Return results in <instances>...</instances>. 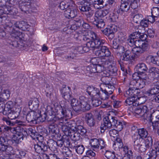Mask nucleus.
Returning a JSON list of instances; mask_svg holds the SVG:
<instances>
[{"label":"nucleus","mask_w":159,"mask_h":159,"mask_svg":"<svg viewBox=\"0 0 159 159\" xmlns=\"http://www.w3.org/2000/svg\"><path fill=\"white\" fill-rule=\"evenodd\" d=\"M102 64L100 65L99 64L96 66V70L98 73H101L106 70V67L107 65V60L105 61L104 62H102Z\"/></svg>","instance_id":"4c0bfd02"},{"label":"nucleus","mask_w":159,"mask_h":159,"mask_svg":"<svg viewBox=\"0 0 159 159\" xmlns=\"http://www.w3.org/2000/svg\"><path fill=\"white\" fill-rule=\"evenodd\" d=\"M74 148L77 152L80 154L83 153L85 148L83 145H82L75 146Z\"/></svg>","instance_id":"052dcab7"},{"label":"nucleus","mask_w":159,"mask_h":159,"mask_svg":"<svg viewBox=\"0 0 159 159\" xmlns=\"http://www.w3.org/2000/svg\"><path fill=\"white\" fill-rule=\"evenodd\" d=\"M34 148L36 152L39 153L47 151L48 147L45 142H38L34 145Z\"/></svg>","instance_id":"6ab92c4d"},{"label":"nucleus","mask_w":159,"mask_h":159,"mask_svg":"<svg viewBox=\"0 0 159 159\" xmlns=\"http://www.w3.org/2000/svg\"><path fill=\"white\" fill-rule=\"evenodd\" d=\"M103 120V123L101 126V129L103 130V132L105 129L110 128L112 126L116 128L118 131H120L125 125V122L119 121L116 118L111 116L104 118Z\"/></svg>","instance_id":"f257e3e1"},{"label":"nucleus","mask_w":159,"mask_h":159,"mask_svg":"<svg viewBox=\"0 0 159 159\" xmlns=\"http://www.w3.org/2000/svg\"><path fill=\"white\" fill-rule=\"evenodd\" d=\"M132 138L134 143V148L135 150H137L138 148H139V147L141 144L140 140H142V139L138 134H135L132 135Z\"/></svg>","instance_id":"cd10ccee"},{"label":"nucleus","mask_w":159,"mask_h":159,"mask_svg":"<svg viewBox=\"0 0 159 159\" xmlns=\"http://www.w3.org/2000/svg\"><path fill=\"white\" fill-rule=\"evenodd\" d=\"M86 70L88 73H95L97 72L96 66L94 65H91L87 66L86 68Z\"/></svg>","instance_id":"13d9d810"},{"label":"nucleus","mask_w":159,"mask_h":159,"mask_svg":"<svg viewBox=\"0 0 159 159\" xmlns=\"http://www.w3.org/2000/svg\"><path fill=\"white\" fill-rule=\"evenodd\" d=\"M102 91V93H100L99 94V96L98 97L100 98L101 99L103 100H105L108 99L110 95L108 94V93H107L104 90V89L102 88V87H100Z\"/></svg>","instance_id":"09e8293b"},{"label":"nucleus","mask_w":159,"mask_h":159,"mask_svg":"<svg viewBox=\"0 0 159 159\" xmlns=\"http://www.w3.org/2000/svg\"><path fill=\"white\" fill-rule=\"evenodd\" d=\"M103 34L107 36L109 39L111 40L114 37V30L112 27L106 28L101 30Z\"/></svg>","instance_id":"c756f323"},{"label":"nucleus","mask_w":159,"mask_h":159,"mask_svg":"<svg viewBox=\"0 0 159 159\" xmlns=\"http://www.w3.org/2000/svg\"><path fill=\"white\" fill-rule=\"evenodd\" d=\"M69 6L68 3H66L65 2H61L59 5V7L60 9L62 10H64L65 9H67L69 8Z\"/></svg>","instance_id":"0e129e2a"},{"label":"nucleus","mask_w":159,"mask_h":159,"mask_svg":"<svg viewBox=\"0 0 159 159\" xmlns=\"http://www.w3.org/2000/svg\"><path fill=\"white\" fill-rule=\"evenodd\" d=\"M143 17L142 15L137 14L135 15L133 17V20L134 22L136 23H140Z\"/></svg>","instance_id":"680f3d73"},{"label":"nucleus","mask_w":159,"mask_h":159,"mask_svg":"<svg viewBox=\"0 0 159 159\" xmlns=\"http://www.w3.org/2000/svg\"><path fill=\"white\" fill-rule=\"evenodd\" d=\"M134 36H136V38H139V39L143 41V42L147 40L148 41V39H147L148 36L146 34H144L143 33H142L138 30L137 31L134 32Z\"/></svg>","instance_id":"e433bc0d"},{"label":"nucleus","mask_w":159,"mask_h":159,"mask_svg":"<svg viewBox=\"0 0 159 159\" xmlns=\"http://www.w3.org/2000/svg\"><path fill=\"white\" fill-rule=\"evenodd\" d=\"M135 69L138 72L143 74L147 71L148 68L145 64L141 63L138 64L135 66Z\"/></svg>","instance_id":"c85d7f7f"},{"label":"nucleus","mask_w":159,"mask_h":159,"mask_svg":"<svg viewBox=\"0 0 159 159\" xmlns=\"http://www.w3.org/2000/svg\"><path fill=\"white\" fill-rule=\"evenodd\" d=\"M71 129L74 130V131L72 133H70L69 134V136L70 137L71 139L74 141L79 140L80 139V135L75 130L74 128H71Z\"/></svg>","instance_id":"ea45409f"},{"label":"nucleus","mask_w":159,"mask_h":159,"mask_svg":"<svg viewBox=\"0 0 159 159\" xmlns=\"http://www.w3.org/2000/svg\"><path fill=\"white\" fill-rule=\"evenodd\" d=\"M150 138V142L151 144L150 145V147H151V148L150 149H153V150H157V148L158 146V145H159V142L156 141L154 138L152 139L151 137Z\"/></svg>","instance_id":"a18cd8bd"},{"label":"nucleus","mask_w":159,"mask_h":159,"mask_svg":"<svg viewBox=\"0 0 159 159\" xmlns=\"http://www.w3.org/2000/svg\"><path fill=\"white\" fill-rule=\"evenodd\" d=\"M18 7L20 10L25 13H29V10L31 7V5L29 2H23L20 0L18 5Z\"/></svg>","instance_id":"5701e85b"},{"label":"nucleus","mask_w":159,"mask_h":159,"mask_svg":"<svg viewBox=\"0 0 159 159\" xmlns=\"http://www.w3.org/2000/svg\"><path fill=\"white\" fill-rule=\"evenodd\" d=\"M129 110L135 115L143 116L144 120L148 122L149 121V112L148 107L146 105L142 106L140 107L134 106L130 107Z\"/></svg>","instance_id":"20e7f679"},{"label":"nucleus","mask_w":159,"mask_h":159,"mask_svg":"<svg viewBox=\"0 0 159 159\" xmlns=\"http://www.w3.org/2000/svg\"><path fill=\"white\" fill-rule=\"evenodd\" d=\"M8 140L6 137H1L0 138V144L1 147L0 148V155H3L6 153L9 154L11 153L13 148L9 145Z\"/></svg>","instance_id":"6e6552de"},{"label":"nucleus","mask_w":159,"mask_h":159,"mask_svg":"<svg viewBox=\"0 0 159 159\" xmlns=\"http://www.w3.org/2000/svg\"><path fill=\"white\" fill-rule=\"evenodd\" d=\"M151 13L152 16L157 17L159 15V8L153 7L151 9Z\"/></svg>","instance_id":"69168bd1"},{"label":"nucleus","mask_w":159,"mask_h":159,"mask_svg":"<svg viewBox=\"0 0 159 159\" xmlns=\"http://www.w3.org/2000/svg\"><path fill=\"white\" fill-rule=\"evenodd\" d=\"M105 43V42L103 43H101L97 46H95L94 48L95 50L94 54L97 56L100 57H106V58L107 59L109 57L108 56L110 55L111 52L107 47L103 46Z\"/></svg>","instance_id":"0eeeda50"},{"label":"nucleus","mask_w":159,"mask_h":159,"mask_svg":"<svg viewBox=\"0 0 159 159\" xmlns=\"http://www.w3.org/2000/svg\"><path fill=\"white\" fill-rule=\"evenodd\" d=\"M13 105V103L12 101H9L7 102L5 105V107H4L3 115H6L7 113H9V112L11 111Z\"/></svg>","instance_id":"79ce46f5"},{"label":"nucleus","mask_w":159,"mask_h":159,"mask_svg":"<svg viewBox=\"0 0 159 159\" xmlns=\"http://www.w3.org/2000/svg\"><path fill=\"white\" fill-rule=\"evenodd\" d=\"M69 103L68 102L61 101L60 105H57L55 107V112L61 116V118H70L72 116V112L69 108Z\"/></svg>","instance_id":"f03ea898"},{"label":"nucleus","mask_w":159,"mask_h":159,"mask_svg":"<svg viewBox=\"0 0 159 159\" xmlns=\"http://www.w3.org/2000/svg\"><path fill=\"white\" fill-rule=\"evenodd\" d=\"M150 152V159H156L157 156V150L152 149Z\"/></svg>","instance_id":"774afa93"},{"label":"nucleus","mask_w":159,"mask_h":159,"mask_svg":"<svg viewBox=\"0 0 159 159\" xmlns=\"http://www.w3.org/2000/svg\"><path fill=\"white\" fill-rule=\"evenodd\" d=\"M81 100V112H85L89 110L90 108V105L87 102V99L83 96L80 98Z\"/></svg>","instance_id":"4be33fe9"},{"label":"nucleus","mask_w":159,"mask_h":159,"mask_svg":"<svg viewBox=\"0 0 159 159\" xmlns=\"http://www.w3.org/2000/svg\"><path fill=\"white\" fill-rule=\"evenodd\" d=\"M152 113L151 114V116L150 119V129H151L152 127L153 130H156L157 128V127L159 126V123L158 121H152Z\"/></svg>","instance_id":"c03bdc74"},{"label":"nucleus","mask_w":159,"mask_h":159,"mask_svg":"<svg viewBox=\"0 0 159 159\" xmlns=\"http://www.w3.org/2000/svg\"><path fill=\"white\" fill-rule=\"evenodd\" d=\"M5 115H7L8 118L11 120L15 119L18 116V113L12 110L11 111L9 112V113H7V114Z\"/></svg>","instance_id":"603ef678"},{"label":"nucleus","mask_w":159,"mask_h":159,"mask_svg":"<svg viewBox=\"0 0 159 159\" xmlns=\"http://www.w3.org/2000/svg\"><path fill=\"white\" fill-rule=\"evenodd\" d=\"M73 109L76 113H79L81 112V100H80L76 103L72 107Z\"/></svg>","instance_id":"5fc2aeb1"},{"label":"nucleus","mask_w":159,"mask_h":159,"mask_svg":"<svg viewBox=\"0 0 159 159\" xmlns=\"http://www.w3.org/2000/svg\"><path fill=\"white\" fill-rule=\"evenodd\" d=\"M95 46L93 43H89L88 42L84 46H83V49L84 52H88L90 49V48H94Z\"/></svg>","instance_id":"8fccbe9b"},{"label":"nucleus","mask_w":159,"mask_h":159,"mask_svg":"<svg viewBox=\"0 0 159 159\" xmlns=\"http://www.w3.org/2000/svg\"><path fill=\"white\" fill-rule=\"evenodd\" d=\"M9 46L12 49L14 48L18 47L24 50L27 49L28 47V46L25 43L20 41L18 42L16 41H13L10 43Z\"/></svg>","instance_id":"aec40b11"},{"label":"nucleus","mask_w":159,"mask_h":159,"mask_svg":"<svg viewBox=\"0 0 159 159\" xmlns=\"http://www.w3.org/2000/svg\"><path fill=\"white\" fill-rule=\"evenodd\" d=\"M107 60L106 58H95L92 59L91 61V62L92 65H97L99 64L100 65L102 64V62H104L105 61Z\"/></svg>","instance_id":"37998d69"},{"label":"nucleus","mask_w":159,"mask_h":159,"mask_svg":"<svg viewBox=\"0 0 159 159\" xmlns=\"http://www.w3.org/2000/svg\"><path fill=\"white\" fill-rule=\"evenodd\" d=\"M159 69L155 67H152L150 69V79L151 81L153 80L155 78H157L158 76Z\"/></svg>","instance_id":"2f4dec72"},{"label":"nucleus","mask_w":159,"mask_h":159,"mask_svg":"<svg viewBox=\"0 0 159 159\" xmlns=\"http://www.w3.org/2000/svg\"><path fill=\"white\" fill-rule=\"evenodd\" d=\"M148 49L147 46L144 47H134L132 50V51L135 56V57H138L140 54L143 53Z\"/></svg>","instance_id":"bb28decb"},{"label":"nucleus","mask_w":159,"mask_h":159,"mask_svg":"<svg viewBox=\"0 0 159 159\" xmlns=\"http://www.w3.org/2000/svg\"><path fill=\"white\" fill-rule=\"evenodd\" d=\"M45 87L46 89L45 91L46 96L48 97H50L52 95L53 89L51 86H50L48 84H46Z\"/></svg>","instance_id":"3c124183"},{"label":"nucleus","mask_w":159,"mask_h":159,"mask_svg":"<svg viewBox=\"0 0 159 159\" xmlns=\"http://www.w3.org/2000/svg\"><path fill=\"white\" fill-rule=\"evenodd\" d=\"M133 87H132V85H130L129 89L126 91V94L129 95V97H132L134 98V92H135L134 89L133 88Z\"/></svg>","instance_id":"338daca9"},{"label":"nucleus","mask_w":159,"mask_h":159,"mask_svg":"<svg viewBox=\"0 0 159 159\" xmlns=\"http://www.w3.org/2000/svg\"><path fill=\"white\" fill-rule=\"evenodd\" d=\"M93 6V2L91 0H85L81 2L79 8L82 12L89 11L91 10Z\"/></svg>","instance_id":"f8f14e48"},{"label":"nucleus","mask_w":159,"mask_h":159,"mask_svg":"<svg viewBox=\"0 0 159 159\" xmlns=\"http://www.w3.org/2000/svg\"><path fill=\"white\" fill-rule=\"evenodd\" d=\"M102 88L104 89V91L108 93L110 95L112 93L114 90L115 87L113 85L107 82H103L101 85Z\"/></svg>","instance_id":"393cba45"},{"label":"nucleus","mask_w":159,"mask_h":159,"mask_svg":"<svg viewBox=\"0 0 159 159\" xmlns=\"http://www.w3.org/2000/svg\"><path fill=\"white\" fill-rule=\"evenodd\" d=\"M138 82L135 81H131L130 82V85L133 86V88L134 89L135 92H134V98H135L136 97H138L139 96H140L141 94L139 95L141 92L140 91V89H142L143 88V86L145 85V83L144 82H142L140 83L139 80Z\"/></svg>","instance_id":"9d476101"},{"label":"nucleus","mask_w":159,"mask_h":159,"mask_svg":"<svg viewBox=\"0 0 159 159\" xmlns=\"http://www.w3.org/2000/svg\"><path fill=\"white\" fill-rule=\"evenodd\" d=\"M90 144L91 147L95 149L99 148L102 149L105 148L106 144L104 140L101 139H92L90 141Z\"/></svg>","instance_id":"9b49d317"},{"label":"nucleus","mask_w":159,"mask_h":159,"mask_svg":"<svg viewBox=\"0 0 159 159\" xmlns=\"http://www.w3.org/2000/svg\"><path fill=\"white\" fill-rule=\"evenodd\" d=\"M159 93V88L155 86L150 90V100L159 102V94L157 96L155 95Z\"/></svg>","instance_id":"4468645a"},{"label":"nucleus","mask_w":159,"mask_h":159,"mask_svg":"<svg viewBox=\"0 0 159 159\" xmlns=\"http://www.w3.org/2000/svg\"><path fill=\"white\" fill-rule=\"evenodd\" d=\"M10 93L8 89H7L4 90L0 94V101H6L10 97Z\"/></svg>","instance_id":"f704fd0d"},{"label":"nucleus","mask_w":159,"mask_h":159,"mask_svg":"<svg viewBox=\"0 0 159 159\" xmlns=\"http://www.w3.org/2000/svg\"><path fill=\"white\" fill-rule=\"evenodd\" d=\"M62 97L66 100L69 101L72 98L71 89L69 87L67 88L65 86H63L61 89Z\"/></svg>","instance_id":"f3484780"},{"label":"nucleus","mask_w":159,"mask_h":159,"mask_svg":"<svg viewBox=\"0 0 159 159\" xmlns=\"http://www.w3.org/2000/svg\"><path fill=\"white\" fill-rule=\"evenodd\" d=\"M135 99L134 97H129L125 101V105L126 106L130 105H133V107L134 106V104L135 103Z\"/></svg>","instance_id":"4d7b16f0"},{"label":"nucleus","mask_w":159,"mask_h":159,"mask_svg":"<svg viewBox=\"0 0 159 159\" xmlns=\"http://www.w3.org/2000/svg\"><path fill=\"white\" fill-rule=\"evenodd\" d=\"M5 9H6V14H9L11 15H16L18 12L17 9L13 7L8 6L5 7Z\"/></svg>","instance_id":"473e14b6"},{"label":"nucleus","mask_w":159,"mask_h":159,"mask_svg":"<svg viewBox=\"0 0 159 159\" xmlns=\"http://www.w3.org/2000/svg\"><path fill=\"white\" fill-rule=\"evenodd\" d=\"M109 11L107 9L99 10L96 11L95 14L93 24L98 28L101 29L105 25V23L103 19V18L109 13Z\"/></svg>","instance_id":"7ed1b4c3"},{"label":"nucleus","mask_w":159,"mask_h":159,"mask_svg":"<svg viewBox=\"0 0 159 159\" xmlns=\"http://www.w3.org/2000/svg\"><path fill=\"white\" fill-rule=\"evenodd\" d=\"M107 65L106 67V70H107L109 72V75L116 76L117 74L118 69L115 66L116 61L113 56H110L107 59Z\"/></svg>","instance_id":"1a4fd4ad"},{"label":"nucleus","mask_w":159,"mask_h":159,"mask_svg":"<svg viewBox=\"0 0 159 159\" xmlns=\"http://www.w3.org/2000/svg\"><path fill=\"white\" fill-rule=\"evenodd\" d=\"M138 135L141 137V138L143 139L144 138H146L145 139V147L147 148H149V140L148 138H146V137L148 135V132L146 131V129L143 128L139 129L138 131Z\"/></svg>","instance_id":"412c9836"},{"label":"nucleus","mask_w":159,"mask_h":159,"mask_svg":"<svg viewBox=\"0 0 159 159\" xmlns=\"http://www.w3.org/2000/svg\"><path fill=\"white\" fill-rule=\"evenodd\" d=\"M129 1L130 0H121L120 8L116 11L117 13L121 15L129 10L130 9V5L129 4Z\"/></svg>","instance_id":"ddd939ff"},{"label":"nucleus","mask_w":159,"mask_h":159,"mask_svg":"<svg viewBox=\"0 0 159 159\" xmlns=\"http://www.w3.org/2000/svg\"><path fill=\"white\" fill-rule=\"evenodd\" d=\"M39 101L37 98H34L33 100H30L29 102V106L30 109L32 110H36L39 105Z\"/></svg>","instance_id":"72a5a7b5"},{"label":"nucleus","mask_w":159,"mask_h":159,"mask_svg":"<svg viewBox=\"0 0 159 159\" xmlns=\"http://www.w3.org/2000/svg\"><path fill=\"white\" fill-rule=\"evenodd\" d=\"M134 35V33L131 34L130 36L127 40V43L130 47H133L135 45V39L137 38Z\"/></svg>","instance_id":"de8ad7c7"},{"label":"nucleus","mask_w":159,"mask_h":159,"mask_svg":"<svg viewBox=\"0 0 159 159\" xmlns=\"http://www.w3.org/2000/svg\"><path fill=\"white\" fill-rule=\"evenodd\" d=\"M142 74L141 73L138 72V71H136L132 75V79L133 80L131 81H135L136 82H139V80L140 83H141V80L140 79L141 75Z\"/></svg>","instance_id":"864d4df0"},{"label":"nucleus","mask_w":159,"mask_h":159,"mask_svg":"<svg viewBox=\"0 0 159 159\" xmlns=\"http://www.w3.org/2000/svg\"><path fill=\"white\" fill-rule=\"evenodd\" d=\"M76 24L78 26H82L84 28L86 29H88L89 27V25L86 23H84L83 20L80 19L76 21Z\"/></svg>","instance_id":"6e6d98bb"},{"label":"nucleus","mask_w":159,"mask_h":159,"mask_svg":"<svg viewBox=\"0 0 159 159\" xmlns=\"http://www.w3.org/2000/svg\"><path fill=\"white\" fill-rule=\"evenodd\" d=\"M52 111H53L52 108L50 106H48L47 113L44 112L42 115L40 114V118H38V120L41 122H43L47 119V120L48 121H53L56 122H60L62 123V121L63 120H60L59 118L56 116L53 117L52 116V115L54 116Z\"/></svg>","instance_id":"423d86ee"},{"label":"nucleus","mask_w":159,"mask_h":159,"mask_svg":"<svg viewBox=\"0 0 159 159\" xmlns=\"http://www.w3.org/2000/svg\"><path fill=\"white\" fill-rule=\"evenodd\" d=\"M89 35L91 36L92 41H89V43H93L94 45L98 46L101 43H103L105 42V40L99 38L94 32L92 31H89Z\"/></svg>","instance_id":"dca6fc26"},{"label":"nucleus","mask_w":159,"mask_h":159,"mask_svg":"<svg viewBox=\"0 0 159 159\" xmlns=\"http://www.w3.org/2000/svg\"><path fill=\"white\" fill-rule=\"evenodd\" d=\"M137 39H135V46L143 47L145 46H147V48H148L149 43L148 40L143 42V41L141 40L139 38Z\"/></svg>","instance_id":"a19ab883"},{"label":"nucleus","mask_w":159,"mask_h":159,"mask_svg":"<svg viewBox=\"0 0 159 159\" xmlns=\"http://www.w3.org/2000/svg\"><path fill=\"white\" fill-rule=\"evenodd\" d=\"M135 57V56L132 55L130 50H126L123 55L121 56L120 59L125 61H129L133 60Z\"/></svg>","instance_id":"a878e982"},{"label":"nucleus","mask_w":159,"mask_h":159,"mask_svg":"<svg viewBox=\"0 0 159 159\" xmlns=\"http://www.w3.org/2000/svg\"><path fill=\"white\" fill-rule=\"evenodd\" d=\"M24 21H17L15 22L13 25L11 26H8L6 28L7 31L8 32L11 36L13 38H16L17 39H20L21 37V36L22 33L20 32H18L15 30L14 27H15L16 28L21 30L22 25L24 24Z\"/></svg>","instance_id":"39448f33"},{"label":"nucleus","mask_w":159,"mask_h":159,"mask_svg":"<svg viewBox=\"0 0 159 159\" xmlns=\"http://www.w3.org/2000/svg\"><path fill=\"white\" fill-rule=\"evenodd\" d=\"M85 119L87 124L90 127L93 126L95 124V121L93 118V116L91 113H87Z\"/></svg>","instance_id":"7c9ffc66"},{"label":"nucleus","mask_w":159,"mask_h":159,"mask_svg":"<svg viewBox=\"0 0 159 159\" xmlns=\"http://www.w3.org/2000/svg\"><path fill=\"white\" fill-rule=\"evenodd\" d=\"M40 114L39 112H37L34 111H32L28 113L26 116V120L29 122H34L36 123V120L39 118Z\"/></svg>","instance_id":"2eb2a0df"},{"label":"nucleus","mask_w":159,"mask_h":159,"mask_svg":"<svg viewBox=\"0 0 159 159\" xmlns=\"http://www.w3.org/2000/svg\"><path fill=\"white\" fill-rule=\"evenodd\" d=\"M48 146H49V147L51 146V145H50L51 143L53 144V145L56 144L58 146L61 147L63 145L64 142L63 139L61 140H57L56 142L54 141L53 140H50L48 142Z\"/></svg>","instance_id":"49530a36"},{"label":"nucleus","mask_w":159,"mask_h":159,"mask_svg":"<svg viewBox=\"0 0 159 159\" xmlns=\"http://www.w3.org/2000/svg\"><path fill=\"white\" fill-rule=\"evenodd\" d=\"M75 131L77 132L81 136L86 135L87 130L84 126L81 125H78L74 127Z\"/></svg>","instance_id":"c9c22d12"},{"label":"nucleus","mask_w":159,"mask_h":159,"mask_svg":"<svg viewBox=\"0 0 159 159\" xmlns=\"http://www.w3.org/2000/svg\"><path fill=\"white\" fill-rule=\"evenodd\" d=\"M20 132L17 131L15 134L13 135L12 138L13 142H14L18 144L23 139L24 137V135L23 134L22 132L25 131L22 129H20Z\"/></svg>","instance_id":"b1692460"},{"label":"nucleus","mask_w":159,"mask_h":159,"mask_svg":"<svg viewBox=\"0 0 159 159\" xmlns=\"http://www.w3.org/2000/svg\"><path fill=\"white\" fill-rule=\"evenodd\" d=\"M16 157L21 159L24 157L26 154L25 152L20 150H17L15 152Z\"/></svg>","instance_id":"bf43d9fd"},{"label":"nucleus","mask_w":159,"mask_h":159,"mask_svg":"<svg viewBox=\"0 0 159 159\" xmlns=\"http://www.w3.org/2000/svg\"><path fill=\"white\" fill-rule=\"evenodd\" d=\"M77 14V9L71 6H69V8L65 11L64 13L65 16L68 19L74 18Z\"/></svg>","instance_id":"a211bd4d"},{"label":"nucleus","mask_w":159,"mask_h":159,"mask_svg":"<svg viewBox=\"0 0 159 159\" xmlns=\"http://www.w3.org/2000/svg\"><path fill=\"white\" fill-rule=\"evenodd\" d=\"M149 21L148 19L142 20L140 23V26L139 27L138 30H140L141 28H143V30H144L148 31V27L149 25Z\"/></svg>","instance_id":"58836bf2"},{"label":"nucleus","mask_w":159,"mask_h":159,"mask_svg":"<svg viewBox=\"0 0 159 159\" xmlns=\"http://www.w3.org/2000/svg\"><path fill=\"white\" fill-rule=\"evenodd\" d=\"M105 157L108 159H113L115 157V152H113L107 151L104 154Z\"/></svg>","instance_id":"e2e57ef3"}]
</instances>
